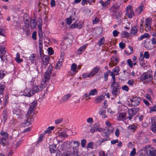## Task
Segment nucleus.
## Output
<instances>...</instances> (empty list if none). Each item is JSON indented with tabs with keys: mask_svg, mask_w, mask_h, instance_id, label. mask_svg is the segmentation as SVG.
Listing matches in <instances>:
<instances>
[{
	"mask_svg": "<svg viewBox=\"0 0 156 156\" xmlns=\"http://www.w3.org/2000/svg\"><path fill=\"white\" fill-rule=\"evenodd\" d=\"M137 126L135 125H131L128 126V128L131 131L134 132L136 129Z\"/></svg>",
	"mask_w": 156,
	"mask_h": 156,
	"instance_id": "obj_36",
	"label": "nucleus"
},
{
	"mask_svg": "<svg viewBox=\"0 0 156 156\" xmlns=\"http://www.w3.org/2000/svg\"><path fill=\"white\" fill-rule=\"evenodd\" d=\"M48 52L49 55H51L54 54V51L50 47L48 48Z\"/></svg>",
	"mask_w": 156,
	"mask_h": 156,
	"instance_id": "obj_56",
	"label": "nucleus"
},
{
	"mask_svg": "<svg viewBox=\"0 0 156 156\" xmlns=\"http://www.w3.org/2000/svg\"><path fill=\"white\" fill-rule=\"evenodd\" d=\"M128 64L130 68H132L133 67V63L131 60L130 59H128L127 61Z\"/></svg>",
	"mask_w": 156,
	"mask_h": 156,
	"instance_id": "obj_61",
	"label": "nucleus"
},
{
	"mask_svg": "<svg viewBox=\"0 0 156 156\" xmlns=\"http://www.w3.org/2000/svg\"><path fill=\"white\" fill-rule=\"evenodd\" d=\"M105 41V38L104 37H103L102 38H101L99 41L98 45L99 46H101L103 44Z\"/></svg>",
	"mask_w": 156,
	"mask_h": 156,
	"instance_id": "obj_50",
	"label": "nucleus"
},
{
	"mask_svg": "<svg viewBox=\"0 0 156 156\" xmlns=\"http://www.w3.org/2000/svg\"><path fill=\"white\" fill-rule=\"evenodd\" d=\"M122 14V12L119 10H118L115 12L116 17L117 20L120 19L121 17Z\"/></svg>",
	"mask_w": 156,
	"mask_h": 156,
	"instance_id": "obj_37",
	"label": "nucleus"
},
{
	"mask_svg": "<svg viewBox=\"0 0 156 156\" xmlns=\"http://www.w3.org/2000/svg\"><path fill=\"white\" fill-rule=\"evenodd\" d=\"M110 138L109 137H106V138L101 139L99 140V142H100V144L104 143L106 141H109L110 140Z\"/></svg>",
	"mask_w": 156,
	"mask_h": 156,
	"instance_id": "obj_31",
	"label": "nucleus"
},
{
	"mask_svg": "<svg viewBox=\"0 0 156 156\" xmlns=\"http://www.w3.org/2000/svg\"><path fill=\"white\" fill-rule=\"evenodd\" d=\"M45 83L43 82V83L39 86H35L32 89V91L34 95L35 93L42 90L45 87Z\"/></svg>",
	"mask_w": 156,
	"mask_h": 156,
	"instance_id": "obj_6",
	"label": "nucleus"
},
{
	"mask_svg": "<svg viewBox=\"0 0 156 156\" xmlns=\"http://www.w3.org/2000/svg\"><path fill=\"white\" fill-rule=\"evenodd\" d=\"M119 61V58L115 55H114L112 58L111 61L109 63V64L110 65V64H111L112 65H116L118 63Z\"/></svg>",
	"mask_w": 156,
	"mask_h": 156,
	"instance_id": "obj_15",
	"label": "nucleus"
},
{
	"mask_svg": "<svg viewBox=\"0 0 156 156\" xmlns=\"http://www.w3.org/2000/svg\"><path fill=\"white\" fill-rule=\"evenodd\" d=\"M145 30L147 32H149L150 31L152 28L151 26L152 20L150 17L148 18L145 19Z\"/></svg>",
	"mask_w": 156,
	"mask_h": 156,
	"instance_id": "obj_4",
	"label": "nucleus"
},
{
	"mask_svg": "<svg viewBox=\"0 0 156 156\" xmlns=\"http://www.w3.org/2000/svg\"><path fill=\"white\" fill-rule=\"evenodd\" d=\"M1 135L3 137L2 138L4 139H7L8 137V134L7 132H5L4 131L2 130L0 132Z\"/></svg>",
	"mask_w": 156,
	"mask_h": 156,
	"instance_id": "obj_27",
	"label": "nucleus"
},
{
	"mask_svg": "<svg viewBox=\"0 0 156 156\" xmlns=\"http://www.w3.org/2000/svg\"><path fill=\"white\" fill-rule=\"evenodd\" d=\"M100 125L98 123H96L91 128L90 132L92 133L98 131L101 132L103 130V129L99 127Z\"/></svg>",
	"mask_w": 156,
	"mask_h": 156,
	"instance_id": "obj_9",
	"label": "nucleus"
},
{
	"mask_svg": "<svg viewBox=\"0 0 156 156\" xmlns=\"http://www.w3.org/2000/svg\"><path fill=\"white\" fill-rule=\"evenodd\" d=\"M36 26V21L34 19L30 21V27L31 28H34Z\"/></svg>",
	"mask_w": 156,
	"mask_h": 156,
	"instance_id": "obj_38",
	"label": "nucleus"
},
{
	"mask_svg": "<svg viewBox=\"0 0 156 156\" xmlns=\"http://www.w3.org/2000/svg\"><path fill=\"white\" fill-rule=\"evenodd\" d=\"M152 37L151 39V44L152 45L156 44V33H154L152 34Z\"/></svg>",
	"mask_w": 156,
	"mask_h": 156,
	"instance_id": "obj_26",
	"label": "nucleus"
},
{
	"mask_svg": "<svg viewBox=\"0 0 156 156\" xmlns=\"http://www.w3.org/2000/svg\"><path fill=\"white\" fill-rule=\"evenodd\" d=\"M71 94H67L64 95L60 99V102L62 103L66 101L69 98H71Z\"/></svg>",
	"mask_w": 156,
	"mask_h": 156,
	"instance_id": "obj_19",
	"label": "nucleus"
},
{
	"mask_svg": "<svg viewBox=\"0 0 156 156\" xmlns=\"http://www.w3.org/2000/svg\"><path fill=\"white\" fill-rule=\"evenodd\" d=\"M20 110L18 108H14V109L13 110V114L16 115H20Z\"/></svg>",
	"mask_w": 156,
	"mask_h": 156,
	"instance_id": "obj_35",
	"label": "nucleus"
},
{
	"mask_svg": "<svg viewBox=\"0 0 156 156\" xmlns=\"http://www.w3.org/2000/svg\"><path fill=\"white\" fill-rule=\"evenodd\" d=\"M5 72L3 70H0V80L3 79L5 75Z\"/></svg>",
	"mask_w": 156,
	"mask_h": 156,
	"instance_id": "obj_51",
	"label": "nucleus"
},
{
	"mask_svg": "<svg viewBox=\"0 0 156 156\" xmlns=\"http://www.w3.org/2000/svg\"><path fill=\"white\" fill-rule=\"evenodd\" d=\"M87 44H83L77 50V53L78 54L83 52L86 48Z\"/></svg>",
	"mask_w": 156,
	"mask_h": 156,
	"instance_id": "obj_25",
	"label": "nucleus"
},
{
	"mask_svg": "<svg viewBox=\"0 0 156 156\" xmlns=\"http://www.w3.org/2000/svg\"><path fill=\"white\" fill-rule=\"evenodd\" d=\"M86 140L85 139H83L81 141V145L83 147H85L86 146Z\"/></svg>",
	"mask_w": 156,
	"mask_h": 156,
	"instance_id": "obj_63",
	"label": "nucleus"
},
{
	"mask_svg": "<svg viewBox=\"0 0 156 156\" xmlns=\"http://www.w3.org/2000/svg\"><path fill=\"white\" fill-rule=\"evenodd\" d=\"M105 111L104 109H101L99 111V113L102 116V117L103 118H105L107 117L106 115H105Z\"/></svg>",
	"mask_w": 156,
	"mask_h": 156,
	"instance_id": "obj_46",
	"label": "nucleus"
},
{
	"mask_svg": "<svg viewBox=\"0 0 156 156\" xmlns=\"http://www.w3.org/2000/svg\"><path fill=\"white\" fill-rule=\"evenodd\" d=\"M110 73V70H108L107 72L104 73V78L105 81L107 80L108 76Z\"/></svg>",
	"mask_w": 156,
	"mask_h": 156,
	"instance_id": "obj_41",
	"label": "nucleus"
},
{
	"mask_svg": "<svg viewBox=\"0 0 156 156\" xmlns=\"http://www.w3.org/2000/svg\"><path fill=\"white\" fill-rule=\"evenodd\" d=\"M53 68V67L51 65L49 66L46 72L51 74L52 70Z\"/></svg>",
	"mask_w": 156,
	"mask_h": 156,
	"instance_id": "obj_58",
	"label": "nucleus"
},
{
	"mask_svg": "<svg viewBox=\"0 0 156 156\" xmlns=\"http://www.w3.org/2000/svg\"><path fill=\"white\" fill-rule=\"evenodd\" d=\"M111 87L112 88V93L114 96H116L120 94V90L121 87L119 84H113V86L111 85Z\"/></svg>",
	"mask_w": 156,
	"mask_h": 156,
	"instance_id": "obj_5",
	"label": "nucleus"
},
{
	"mask_svg": "<svg viewBox=\"0 0 156 156\" xmlns=\"http://www.w3.org/2000/svg\"><path fill=\"white\" fill-rule=\"evenodd\" d=\"M77 69V66L75 63H73L71 66V70L73 72L76 74L78 71H76Z\"/></svg>",
	"mask_w": 156,
	"mask_h": 156,
	"instance_id": "obj_28",
	"label": "nucleus"
},
{
	"mask_svg": "<svg viewBox=\"0 0 156 156\" xmlns=\"http://www.w3.org/2000/svg\"><path fill=\"white\" fill-rule=\"evenodd\" d=\"M56 146V144H52L49 145V151L51 154L55 153L57 150Z\"/></svg>",
	"mask_w": 156,
	"mask_h": 156,
	"instance_id": "obj_17",
	"label": "nucleus"
},
{
	"mask_svg": "<svg viewBox=\"0 0 156 156\" xmlns=\"http://www.w3.org/2000/svg\"><path fill=\"white\" fill-rule=\"evenodd\" d=\"M112 78L113 80V82L111 84V85H112V86H113V84H119V83L118 82H115V76H113L112 77Z\"/></svg>",
	"mask_w": 156,
	"mask_h": 156,
	"instance_id": "obj_62",
	"label": "nucleus"
},
{
	"mask_svg": "<svg viewBox=\"0 0 156 156\" xmlns=\"http://www.w3.org/2000/svg\"><path fill=\"white\" fill-rule=\"evenodd\" d=\"M101 135L104 137H109L111 132L109 129L108 128L103 129L102 131Z\"/></svg>",
	"mask_w": 156,
	"mask_h": 156,
	"instance_id": "obj_14",
	"label": "nucleus"
},
{
	"mask_svg": "<svg viewBox=\"0 0 156 156\" xmlns=\"http://www.w3.org/2000/svg\"><path fill=\"white\" fill-rule=\"evenodd\" d=\"M62 156H79L77 154L76 147H73L70 150H67L63 152Z\"/></svg>",
	"mask_w": 156,
	"mask_h": 156,
	"instance_id": "obj_2",
	"label": "nucleus"
},
{
	"mask_svg": "<svg viewBox=\"0 0 156 156\" xmlns=\"http://www.w3.org/2000/svg\"><path fill=\"white\" fill-rule=\"evenodd\" d=\"M126 113L125 112H119V116L118 118V120L119 121H124L127 119V117H126Z\"/></svg>",
	"mask_w": 156,
	"mask_h": 156,
	"instance_id": "obj_13",
	"label": "nucleus"
},
{
	"mask_svg": "<svg viewBox=\"0 0 156 156\" xmlns=\"http://www.w3.org/2000/svg\"><path fill=\"white\" fill-rule=\"evenodd\" d=\"M37 106V102L36 101H34L32 102L30 105V107H36Z\"/></svg>",
	"mask_w": 156,
	"mask_h": 156,
	"instance_id": "obj_57",
	"label": "nucleus"
},
{
	"mask_svg": "<svg viewBox=\"0 0 156 156\" xmlns=\"http://www.w3.org/2000/svg\"><path fill=\"white\" fill-rule=\"evenodd\" d=\"M122 90L127 92L129 91V88L126 85H124L122 87Z\"/></svg>",
	"mask_w": 156,
	"mask_h": 156,
	"instance_id": "obj_60",
	"label": "nucleus"
},
{
	"mask_svg": "<svg viewBox=\"0 0 156 156\" xmlns=\"http://www.w3.org/2000/svg\"><path fill=\"white\" fill-rule=\"evenodd\" d=\"M119 66H116L113 69V72L115 73L116 75H117L119 74Z\"/></svg>",
	"mask_w": 156,
	"mask_h": 156,
	"instance_id": "obj_49",
	"label": "nucleus"
},
{
	"mask_svg": "<svg viewBox=\"0 0 156 156\" xmlns=\"http://www.w3.org/2000/svg\"><path fill=\"white\" fill-rule=\"evenodd\" d=\"M17 121L15 119H13L9 122V124L10 126L12 127H14L15 126L17 122Z\"/></svg>",
	"mask_w": 156,
	"mask_h": 156,
	"instance_id": "obj_48",
	"label": "nucleus"
},
{
	"mask_svg": "<svg viewBox=\"0 0 156 156\" xmlns=\"http://www.w3.org/2000/svg\"><path fill=\"white\" fill-rule=\"evenodd\" d=\"M100 68L97 67H96L93 69L92 71L90 72L92 76L93 77L94 75L96 74L98 72Z\"/></svg>",
	"mask_w": 156,
	"mask_h": 156,
	"instance_id": "obj_24",
	"label": "nucleus"
},
{
	"mask_svg": "<svg viewBox=\"0 0 156 156\" xmlns=\"http://www.w3.org/2000/svg\"><path fill=\"white\" fill-rule=\"evenodd\" d=\"M138 111V108H132L129 109L128 112L129 116L127 117V118L131 120L132 119V117L136 114Z\"/></svg>",
	"mask_w": 156,
	"mask_h": 156,
	"instance_id": "obj_7",
	"label": "nucleus"
},
{
	"mask_svg": "<svg viewBox=\"0 0 156 156\" xmlns=\"http://www.w3.org/2000/svg\"><path fill=\"white\" fill-rule=\"evenodd\" d=\"M113 35L114 37H116L118 36L119 34V32L116 30H115L113 31Z\"/></svg>",
	"mask_w": 156,
	"mask_h": 156,
	"instance_id": "obj_64",
	"label": "nucleus"
},
{
	"mask_svg": "<svg viewBox=\"0 0 156 156\" xmlns=\"http://www.w3.org/2000/svg\"><path fill=\"white\" fill-rule=\"evenodd\" d=\"M49 57L48 55H44L42 57V61L43 65L47 66L49 63Z\"/></svg>",
	"mask_w": 156,
	"mask_h": 156,
	"instance_id": "obj_12",
	"label": "nucleus"
},
{
	"mask_svg": "<svg viewBox=\"0 0 156 156\" xmlns=\"http://www.w3.org/2000/svg\"><path fill=\"white\" fill-rule=\"evenodd\" d=\"M83 78L85 79L88 78H90L93 77L91 75L90 73H84L82 75Z\"/></svg>",
	"mask_w": 156,
	"mask_h": 156,
	"instance_id": "obj_47",
	"label": "nucleus"
},
{
	"mask_svg": "<svg viewBox=\"0 0 156 156\" xmlns=\"http://www.w3.org/2000/svg\"><path fill=\"white\" fill-rule=\"evenodd\" d=\"M151 124L152 126V127L151 128V129L152 131L154 132V131L153 130V128L154 127H156L155 126H156V122L155 119L154 118H151Z\"/></svg>",
	"mask_w": 156,
	"mask_h": 156,
	"instance_id": "obj_29",
	"label": "nucleus"
},
{
	"mask_svg": "<svg viewBox=\"0 0 156 156\" xmlns=\"http://www.w3.org/2000/svg\"><path fill=\"white\" fill-rule=\"evenodd\" d=\"M62 62H59V61H58V63L56 64V66H55V68L56 69H59L62 66Z\"/></svg>",
	"mask_w": 156,
	"mask_h": 156,
	"instance_id": "obj_59",
	"label": "nucleus"
},
{
	"mask_svg": "<svg viewBox=\"0 0 156 156\" xmlns=\"http://www.w3.org/2000/svg\"><path fill=\"white\" fill-rule=\"evenodd\" d=\"M145 150L148 156H156V150L151 147L150 145L146 146L145 147Z\"/></svg>",
	"mask_w": 156,
	"mask_h": 156,
	"instance_id": "obj_3",
	"label": "nucleus"
},
{
	"mask_svg": "<svg viewBox=\"0 0 156 156\" xmlns=\"http://www.w3.org/2000/svg\"><path fill=\"white\" fill-rule=\"evenodd\" d=\"M141 101L140 98L139 97H133L130 99L131 104L132 106L135 107L138 106Z\"/></svg>",
	"mask_w": 156,
	"mask_h": 156,
	"instance_id": "obj_8",
	"label": "nucleus"
},
{
	"mask_svg": "<svg viewBox=\"0 0 156 156\" xmlns=\"http://www.w3.org/2000/svg\"><path fill=\"white\" fill-rule=\"evenodd\" d=\"M44 137V134H41L39 137L38 140L37 141V143H38L41 142L43 140V139Z\"/></svg>",
	"mask_w": 156,
	"mask_h": 156,
	"instance_id": "obj_55",
	"label": "nucleus"
},
{
	"mask_svg": "<svg viewBox=\"0 0 156 156\" xmlns=\"http://www.w3.org/2000/svg\"><path fill=\"white\" fill-rule=\"evenodd\" d=\"M72 142L67 141L63 143L62 145L63 146L64 149H69L71 147Z\"/></svg>",
	"mask_w": 156,
	"mask_h": 156,
	"instance_id": "obj_20",
	"label": "nucleus"
},
{
	"mask_svg": "<svg viewBox=\"0 0 156 156\" xmlns=\"http://www.w3.org/2000/svg\"><path fill=\"white\" fill-rule=\"evenodd\" d=\"M143 56L145 58L148 59L150 57V54L148 51H145Z\"/></svg>",
	"mask_w": 156,
	"mask_h": 156,
	"instance_id": "obj_52",
	"label": "nucleus"
},
{
	"mask_svg": "<svg viewBox=\"0 0 156 156\" xmlns=\"http://www.w3.org/2000/svg\"><path fill=\"white\" fill-rule=\"evenodd\" d=\"M126 9V15L129 18H132V16L134 15L132 6L130 5H128L127 6Z\"/></svg>",
	"mask_w": 156,
	"mask_h": 156,
	"instance_id": "obj_10",
	"label": "nucleus"
},
{
	"mask_svg": "<svg viewBox=\"0 0 156 156\" xmlns=\"http://www.w3.org/2000/svg\"><path fill=\"white\" fill-rule=\"evenodd\" d=\"M105 99V96L103 95H101L97 98L94 100L95 103H100Z\"/></svg>",
	"mask_w": 156,
	"mask_h": 156,
	"instance_id": "obj_21",
	"label": "nucleus"
},
{
	"mask_svg": "<svg viewBox=\"0 0 156 156\" xmlns=\"http://www.w3.org/2000/svg\"><path fill=\"white\" fill-rule=\"evenodd\" d=\"M34 108H30L29 110L28 111L26 115L27 117L30 116V114L32 115L34 114Z\"/></svg>",
	"mask_w": 156,
	"mask_h": 156,
	"instance_id": "obj_33",
	"label": "nucleus"
},
{
	"mask_svg": "<svg viewBox=\"0 0 156 156\" xmlns=\"http://www.w3.org/2000/svg\"><path fill=\"white\" fill-rule=\"evenodd\" d=\"M67 136L68 135L67 134L66 132L63 131L58 133L57 136V138L64 139L65 137H67Z\"/></svg>",
	"mask_w": 156,
	"mask_h": 156,
	"instance_id": "obj_18",
	"label": "nucleus"
},
{
	"mask_svg": "<svg viewBox=\"0 0 156 156\" xmlns=\"http://www.w3.org/2000/svg\"><path fill=\"white\" fill-rule=\"evenodd\" d=\"M99 2L102 5V7L104 8L107 7L108 5L103 0H100Z\"/></svg>",
	"mask_w": 156,
	"mask_h": 156,
	"instance_id": "obj_53",
	"label": "nucleus"
},
{
	"mask_svg": "<svg viewBox=\"0 0 156 156\" xmlns=\"http://www.w3.org/2000/svg\"><path fill=\"white\" fill-rule=\"evenodd\" d=\"M145 48L148 50H151L153 49L154 47L152 46L150 43H148L145 45Z\"/></svg>",
	"mask_w": 156,
	"mask_h": 156,
	"instance_id": "obj_30",
	"label": "nucleus"
},
{
	"mask_svg": "<svg viewBox=\"0 0 156 156\" xmlns=\"http://www.w3.org/2000/svg\"><path fill=\"white\" fill-rule=\"evenodd\" d=\"M137 31H138L136 27H134L131 30L130 33L132 36H134L136 35Z\"/></svg>",
	"mask_w": 156,
	"mask_h": 156,
	"instance_id": "obj_23",
	"label": "nucleus"
},
{
	"mask_svg": "<svg viewBox=\"0 0 156 156\" xmlns=\"http://www.w3.org/2000/svg\"><path fill=\"white\" fill-rule=\"evenodd\" d=\"M144 6L143 5H141L138 8L136 9V11L138 12L139 14H140L141 12L143 11L144 9Z\"/></svg>",
	"mask_w": 156,
	"mask_h": 156,
	"instance_id": "obj_42",
	"label": "nucleus"
},
{
	"mask_svg": "<svg viewBox=\"0 0 156 156\" xmlns=\"http://www.w3.org/2000/svg\"><path fill=\"white\" fill-rule=\"evenodd\" d=\"M51 74L45 72L44 74L45 81H47L49 79Z\"/></svg>",
	"mask_w": 156,
	"mask_h": 156,
	"instance_id": "obj_44",
	"label": "nucleus"
},
{
	"mask_svg": "<svg viewBox=\"0 0 156 156\" xmlns=\"http://www.w3.org/2000/svg\"><path fill=\"white\" fill-rule=\"evenodd\" d=\"M150 35L148 33H145L144 34L142 35L140 37H138L137 40L138 41H140L145 38L149 37Z\"/></svg>",
	"mask_w": 156,
	"mask_h": 156,
	"instance_id": "obj_22",
	"label": "nucleus"
},
{
	"mask_svg": "<svg viewBox=\"0 0 156 156\" xmlns=\"http://www.w3.org/2000/svg\"><path fill=\"white\" fill-rule=\"evenodd\" d=\"M121 35L122 37H128L129 36V34L126 31H122L121 33Z\"/></svg>",
	"mask_w": 156,
	"mask_h": 156,
	"instance_id": "obj_39",
	"label": "nucleus"
},
{
	"mask_svg": "<svg viewBox=\"0 0 156 156\" xmlns=\"http://www.w3.org/2000/svg\"><path fill=\"white\" fill-rule=\"evenodd\" d=\"M153 72L151 70L144 72L140 76L139 79L142 82H150L153 79Z\"/></svg>",
	"mask_w": 156,
	"mask_h": 156,
	"instance_id": "obj_1",
	"label": "nucleus"
},
{
	"mask_svg": "<svg viewBox=\"0 0 156 156\" xmlns=\"http://www.w3.org/2000/svg\"><path fill=\"white\" fill-rule=\"evenodd\" d=\"M36 55L33 54L30 55L29 57V59L32 63H34L36 59L35 57Z\"/></svg>",
	"mask_w": 156,
	"mask_h": 156,
	"instance_id": "obj_34",
	"label": "nucleus"
},
{
	"mask_svg": "<svg viewBox=\"0 0 156 156\" xmlns=\"http://www.w3.org/2000/svg\"><path fill=\"white\" fill-rule=\"evenodd\" d=\"M55 127L54 126L49 127L45 131V133L50 134L51 132V130H53Z\"/></svg>",
	"mask_w": 156,
	"mask_h": 156,
	"instance_id": "obj_45",
	"label": "nucleus"
},
{
	"mask_svg": "<svg viewBox=\"0 0 156 156\" xmlns=\"http://www.w3.org/2000/svg\"><path fill=\"white\" fill-rule=\"evenodd\" d=\"M20 54L18 53H17L16 54V57L15 58V60L18 62L20 63L23 61V60L22 59H20Z\"/></svg>",
	"mask_w": 156,
	"mask_h": 156,
	"instance_id": "obj_43",
	"label": "nucleus"
},
{
	"mask_svg": "<svg viewBox=\"0 0 156 156\" xmlns=\"http://www.w3.org/2000/svg\"><path fill=\"white\" fill-rule=\"evenodd\" d=\"M74 19H72L71 17H70L69 18H67L66 20V23L68 25L72 23V20H74Z\"/></svg>",
	"mask_w": 156,
	"mask_h": 156,
	"instance_id": "obj_54",
	"label": "nucleus"
},
{
	"mask_svg": "<svg viewBox=\"0 0 156 156\" xmlns=\"http://www.w3.org/2000/svg\"><path fill=\"white\" fill-rule=\"evenodd\" d=\"M97 93V91L96 89L91 90L89 92V95L93 96L96 94Z\"/></svg>",
	"mask_w": 156,
	"mask_h": 156,
	"instance_id": "obj_40",
	"label": "nucleus"
},
{
	"mask_svg": "<svg viewBox=\"0 0 156 156\" xmlns=\"http://www.w3.org/2000/svg\"><path fill=\"white\" fill-rule=\"evenodd\" d=\"M5 87V86L4 84L1 83L0 84V94L2 95V96Z\"/></svg>",
	"mask_w": 156,
	"mask_h": 156,
	"instance_id": "obj_32",
	"label": "nucleus"
},
{
	"mask_svg": "<svg viewBox=\"0 0 156 156\" xmlns=\"http://www.w3.org/2000/svg\"><path fill=\"white\" fill-rule=\"evenodd\" d=\"M73 39V36L71 34H69L65 38L64 41L65 43L68 42V43L71 44L72 43V41Z\"/></svg>",
	"mask_w": 156,
	"mask_h": 156,
	"instance_id": "obj_16",
	"label": "nucleus"
},
{
	"mask_svg": "<svg viewBox=\"0 0 156 156\" xmlns=\"http://www.w3.org/2000/svg\"><path fill=\"white\" fill-rule=\"evenodd\" d=\"M23 95L25 96L30 97L33 96L34 94L31 89H26L24 90Z\"/></svg>",
	"mask_w": 156,
	"mask_h": 156,
	"instance_id": "obj_11",
	"label": "nucleus"
}]
</instances>
